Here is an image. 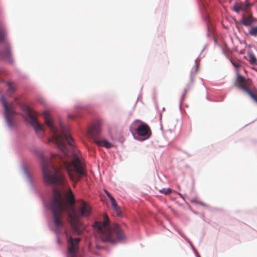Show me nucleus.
Listing matches in <instances>:
<instances>
[{
  "instance_id": "1",
  "label": "nucleus",
  "mask_w": 257,
  "mask_h": 257,
  "mask_svg": "<svg viewBox=\"0 0 257 257\" xmlns=\"http://www.w3.org/2000/svg\"><path fill=\"white\" fill-rule=\"evenodd\" d=\"M42 114L45 124L52 133L49 141L53 142L62 151L59 155H52L50 160L42 157V169L45 183L56 186H65L66 179L61 170L62 168L66 170L71 181L77 182L86 176L87 172L78 155L75 152L71 154L67 151L66 143L74 147L73 139L68 129L61 124L60 133H58L49 111L45 110Z\"/></svg>"
},
{
  "instance_id": "2",
  "label": "nucleus",
  "mask_w": 257,
  "mask_h": 257,
  "mask_svg": "<svg viewBox=\"0 0 257 257\" xmlns=\"http://www.w3.org/2000/svg\"><path fill=\"white\" fill-rule=\"evenodd\" d=\"M50 208L52 212L53 220L56 227L60 228L63 226L62 213L67 212L68 214V219L72 228L73 233L76 235H80L83 230V226L79 217H88L92 212L90 205L83 201L80 202L77 211L73 207L70 208L62 197L61 191L57 188L53 189Z\"/></svg>"
},
{
  "instance_id": "3",
  "label": "nucleus",
  "mask_w": 257,
  "mask_h": 257,
  "mask_svg": "<svg viewBox=\"0 0 257 257\" xmlns=\"http://www.w3.org/2000/svg\"><path fill=\"white\" fill-rule=\"evenodd\" d=\"M102 222H95L93 226L100 233L101 240L104 242L115 244L125 238L124 232L118 225L111 228L109 226V220L106 214L103 215Z\"/></svg>"
},
{
  "instance_id": "4",
  "label": "nucleus",
  "mask_w": 257,
  "mask_h": 257,
  "mask_svg": "<svg viewBox=\"0 0 257 257\" xmlns=\"http://www.w3.org/2000/svg\"><path fill=\"white\" fill-rule=\"evenodd\" d=\"M67 242V257H77V252L79 250V243L81 238H73L66 232Z\"/></svg>"
},
{
  "instance_id": "5",
  "label": "nucleus",
  "mask_w": 257,
  "mask_h": 257,
  "mask_svg": "<svg viewBox=\"0 0 257 257\" xmlns=\"http://www.w3.org/2000/svg\"><path fill=\"white\" fill-rule=\"evenodd\" d=\"M26 110L36 132L39 135H43L44 132L43 125L38 122L36 112L28 106H26Z\"/></svg>"
},
{
  "instance_id": "6",
  "label": "nucleus",
  "mask_w": 257,
  "mask_h": 257,
  "mask_svg": "<svg viewBox=\"0 0 257 257\" xmlns=\"http://www.w3.org/2000/svg\"><path fill=\"white\" fill-rule=\"evenodd\" d=\"M1 100L5 110L6 121L10 127H12L14 126L13 117L16 114V112L14 110L13 104H8L4 96L1 97Z\"/></svg>"
},
{
  "instance_id": "7",
  "label": "nucleus",
  "mask_w": 257,
  "mask_h": 257,
  "mask_svg": "<svg viewBox=\"0 0 257 257\" xmlns=\"http://www.w3.org/2000/svg\"><path fill=\"white\" fill-rule=\"evenodd\" d=\"M138 123L136 128H135V131L138 135L141 137H146L149 138L151 135V131L149 125L139 120L135 121L132 124V127L136 125Z\"/></svg>"
},
{
  "instance_id": "8",
  "label": "nucleus",
  "mask_w": 257,
  "mask_h": 257,
  "mask_svg": "<svg viewBox=\"0 0 257 257\" xmlns=\"http://www.w3.org/2000/svg\"><path fill=\"white\" fill-rule=\"evenodd\" d=\"M234 85L249 94L251 91L248 87V82L243 76L238 74Z\"/></svg>"
},
{
  "instance_id": "9",
  "label": "nucleus",
  "mask_w": 257,
  "mask_h": 257,
  "mask_svg": "<svg viewBox=\"0 0 257 257\" xmlns=\"http://www.w3.org/2000/svg\"><path fill=\"white\" fill-rule=\"evenodd\" d=\"M101 131V126L100 123H96L88 129V136L93 139V142H94V139H97L96 138L100 134Z\"/></svg>"
},
{
  "instance_id": "10",
  "label": "nucleus",
  "mask_w": 257,
  "mask_h": 257,
  "mask_svg": "<svg viewBox=\"0 0 257 257\" xmlns=\"http://www.w3.org/2000/svg\"><path fill=\"white\" fill-rule=\"evenodd\" d=\"M0 57L7 62L12 64L14 62L10 46L7 44L6 48L0 52Z\"/></svg>"
},
{
  "instance_id": "11",
  "label": "nucleus",
  "mask_w": 257,
  "mask_h": 257,
  "mask_svg": "<svg viewBox=\"0 0 257 257\" xmlns=\"http://www.w3.org/2000/svg\"><path fill=\"white\" fill-rule=\"evenodd\" d=\"M252 4L249 3L248 2H246L245 3H243L242 2H238L236 3L233 5V10L236 13H238L239 11H244L246 10L249 7H251Z\"/></svg>"
},
{
  "instance_id": "12",
  "label": "nucleus",
  "mask_w": 257,
  "mask_h": 257,
  "mask_svg": "<svg viewBox=\"0 0 257 257\" xmlns=\"http://www.w3.org/2000/svg\"><path fill=\"white\" fill-rule=\"evenodd\" d=\"M255 21V19L252 17V14H251L248 17H246L243 15L242 16L241 23L245 26H249Z\"/></svg>"
},
{
  "instance_id": "13",
  "label": "nucleus",
  "mask_w": 257,
  "mask_h": 257,
  "mask_svg": "<svg viewBox=\"0 0 257 257\" xmlns=\"http://www.w3.org/2000/svg\"><path fill=\"white\" fill-rule=\"evenodd\" d=\"M98 146L104 147L106 148H110L112 145L106 140H100L98 139H94V142Z\"/></svg>"
},
{
  "instance_id": "14",
  "label": "nucleus",
  "mask_w": 257,
  "mask_h": 257,
  "mask_svg": "<svg viewBox=\"0 0 257 257\" xmlns=\"http://www.w3.org/2000/svg\"><path fill=\"white\" fill-rule=\"evenodd\" d=\"M247 57L246 59L249 62L251 65H257V59L253 54V53L250 51L247 52Z\"/></svg>"
},
{
  "instance_id": "15",
  "label": "nucleus",
  "mask_w": 257,
  "mask_h": 257,
  "mask_svg": "<svg viewBox=\"0 0 257 257\" xmlns=\"http://www.w3.org/2000/svg\"><path fill=\"white\" fill-rule=\"evenodd\" d=\"M6 36L5 29L2 23H0V43L6 42Z\"/></svg>"
},
{
  "instance_id": "16",
  "label": "nucleus",
  "mask_w": 257,
  "mask_h": 257,
  "mask_svg": "<svg viewBox=\"0 0 257 257\" xmlns=\"http://www.w3.org/2000/svg\"><path fill=\"white\" fill-rule=\"evenodd\" d=\"M110 200L111 201L112 206L113 207L114 210L116 212V214L118 216H120L121 215V211L120 210L119 207L117 205V203H116L115 200L114 199V198H111V200Z\"/></svg>"
},
{
  "instance_id": "17",
  "label": "nucleus",
  "mask_w": 257,
  "mask_h": 257,
  "mask_svg": "<svg viewBox=\"0 0 257 257\" xmlns=\"http://www.w3.org/2000/svg\"><path fill=\"white\" fill-rule=\"evenodd\" d=\"M67 197L70 204L72 205H74L75 203L74 196L70 188H69V189L68 190Z\"/></svg>"
},
{
  "instance_id": "18",
  "label": "nucleus",
  "mask_w": 257,
  "mask_h": 257,
  "mask_svg": "<svg viewBox=\"0 0 257 257\" xmlns=\"http://www.w3.org/2000/svg\"><path fill=\"white\" fill-rule=\"evenodd\" d=\"M8 91L10 92L13 93L16 90V86L14 83L9 82L8 83Z\"/></svg>"
},
{
  "instance_id": "19",
  "label": "nucleus",
  "mask_w": 257,
  "mask_h": 257,
  "mask_svg": "<svg viewBox=\"0 0 257 257\" xmlns=\"http://www.w3.org/2000/svg\"><path fill=\"white\" fill-rule=\"evenodd\" d=\"M248 34L253 37H256L257 36V27H252L251 28Z\"/></svg>"
},
{
  "instance_id": "20",
  "label": "nucleus",
  "mask_w": 257,
  "mask_h": 257,
  "mask_svg": "<svg viewBox=\"0 0 257 257\" xmlns=\"http://www.w3.org/2000/svg\"><path fill=\"white\" fill-rule=\"evenodd\" d=\"M248 95L254 101L257 103V90L251 91Z\"/></svg>"
},
{
  "instance_id": "21",
  "label": "nucleus",
  "mask_w": 257,
  "mask_h": 257,
  "mask_svg": "<svg viewBox=\"0 0 257 257\" xmlns=\"http://www.w3.org/2000/svg\"><path fill=\"white\" fill-rule=\"evenodd\" d=\"M160 192L165 195L169 194L172 192V190L170 189H163L160 190Z\"/></svg>"
},
{
  "instance_id": "22",
  "label": "nucleus",
  "mask_w": 257,
  "mask_h": 257,
  "mask_svg": "<svg viewBox=\"0 0 257 257\" xmlns=\"http://www.w3.org/2000/svg\"><path fill=\"white\" fill-rule=\"evenodd\" d=\"M232 65L236 68L240 67L241 65L239 62L231 61Z\"/></svg>"
},
{
  "instance_id": "23",
  "label": "nucleus",
  "mask_w": 257,
  "mask_h": 257,
  "mask_svg": "<svg viewBox=\"0 0 257 257\" xmlns=\"http://www.w3.org/2000/svg\"><path fill=\"white\" fill-rule=\"evenodd\" d=\"M105 193L110 200H111V198H113L108 191H105Z\"/></svg>"
},
{
  "instance_id": "24",
  "label": "nucleus",
  "mask_w": 257,
  "mask_h": 257,
  "mask_svg": "<svg viewBox=\"0 0 257 257\" xmlns=\"http://www.w3.org/2000/svg\"><path fill=\"white\" fill-rule=\"evenodd\" d=\"M188 91H189V89H184V93L183 95V98L185 97V95H186V94L188 93Z\"/></svg>"
},
{
  "instance_id": "25",
  "label": "nucleus",
  "mask_w": 257,
  "mask_h": 257,
  "mask_svg": "<svg viewBox=\"0 0 257 257\" xmlns=\"http://www.w3.org/2000/svg\"><path fill=\"white\" fill-rule=\"evenodd\" d=\"M198 68V66L197 65L196 67V69H195V71L196 72L197 71Z\"/></svg>"
}]
</instances>
